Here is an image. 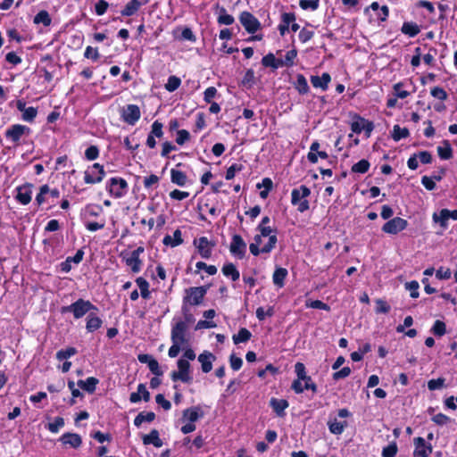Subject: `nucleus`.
Returning <instances> with one entry per match:
<instances>
[{
    "instance_id": "f257e3e1",
    "label": "nucleus",
    "mask_w": 457,
    "mask_h": 457,
    "mask_svg": "<svg viewBox=\"0 0 457 457\" xmlns=\"http://www.w3.org/2000/svg\"><path fill=\"white\" fill-rule=\"evenodd\" d=\"M92 311H97L96 306H95L90 301L84 300L82 298L77 300L73 303L62 307V313L71 312L75 319H80L85 316L87 313L92 312Z\"/></svg>"
},
{
    "instance_id": "f03ea898",
    "label": "nucleus",
    "mask_w": 457,
    "mask_h": 457,
    "mask_svg": "<svg viewBox=\"0 0 457 457\" xmlns=\"http://www.w3.org/2000/svg\"><path fill=\"white\" fill-rule=\"evenodd\" d=\"M310 194L311 190L303 185L298 188L293 189L291 193V203L293 205H297V210L300 212H303L309 209V202L306 198Z\"/></svg>"
},
{
    "instance_id": "7ed1b4c3",
    "label": "nucleus",
    "mask_w": 457,
    "mask_h": 457,
    "mask_svg": "<svg viewBox=\"0 0 457 457\" xmlns=\"http://www.w3.org/2000/svg\"><path fill=\"white\" fill-rule=\"evenodd\" d=\"M208 290L207 287H193L185 290L183 305H199L202 303Z\"/></svg>"
},
{
    "instance_id": "20e7f679",
    "label": "nucleus",
    "mask_w": 457,
    "mask_h": 457,
    "mask_svg": "<svg viewBox=\"0 0 457 457\" xmlns=\"http://www.w3.org/2000/svg\"><path fill=\"white\" fill-rule=\"evenodd\" d=\"M178 370L173 371L170 374L171 379L173 381L180 380L184 383H189L192 380V377L190 375V363L187 360L180 358L178 362Z\"/></svg>"
},
{
    "instance_id": "39448f33",
    "label": "nucleus",
    "mask_w": 457,
    "mask_h": 457,
    "mask_svg": "<svg viewBox=\"0 0 457 457\" xmlns=\"http://www.w3.org/2000/svg\"><path fill=\"white\" fill-rule=\"evenodd\" d=\"M109 193L115 198H120L127 193L128 183L121 178H112L107 185Z\"/></svg>"
},
{
    "instance_id": "423d86ee",
    "label": "nucleus",
    "mask_w": 457,
    "mask_h": 457,
    "mask_svg": "<svg viewBox=\"0 0 457 457\" xmlns=\"http://www.w3.org/2000/svg\"><path fill=\"white\" fill-rule=\"evenodd\" d=\"M187 324L185 321L177 322L171 328L170 339L174 344H179L184 345L187 344L188 339L187 338Z\"/></svg>"
},
{
    "instance_id": "0eeeda50",
    "label": "nucleus",
    "mask_w": 457,
    "mask_h": 457,
    "mask_svg": "<svg viewBox=\"0 0 457 457\" xmlns=\"http://www.w3.org/2000/svg\"><path fill=\"white\" fill-rule=\"evenodd\" d=\"M105 172L99 163H94L89 170L85 171L84 181L87 184H96L103 180Z\"/></svg>"
},
{
    "instance_id": "6e6552de",
    "label": "nucleus",
    "mask_w": 457,
    "mask_h": 457,
    "mask_svg": "<svg viewBox=\"0 0 457 457\" xmlns=\"http://www.w3.org/2000/svg\"><path fill=\"white\" fill-rule=\"evenodd\" d=\"M408 222L406 220L395 217L386 221L383 227L382 231L386 234H397L407 228Z\"/></svg>"
},
{
    "instance_id": "1a4fd4ad",
    "label": "nucleus",
    "mask_w": 457,
    "mask_h": 457,
    "mask_svg": "<svg viewBox=\"0 0 457 457\" xmlns=\"http://www.w3.org/2000/svg\"><path fill=\"white\" fill-rule=\"evenodd\" d=\"M29 133L30 129L29 127L21 124H14L6 129L5 137L13 143H18L23 135H29Z\"/></svg>"
},
{
    "instance_id": "9d476101",
    "label": "nucleus",
    "mask_w": 457,
    "mask_h": 457,
    "mask_svg": "<svg viewBox=\"0 0 457 457\" xmlns=\"http://www.w3.org/2000/svg\"><path fill=\"white\" fill-rule=\"evenodd\" d=\"M140 109L136 104H128L122 109L121 112L122 120L129 125H135L136 122L140 119Z\"/></svg>"
},
{
    "instance_id": "9b49d317",
    "label": "nucleus",
    "mask_w": 457,
    "mask_h": 457,
    "mask_svg": "<svg viewBox=\"0 0 457 457\" xmlns=\"http://www.w3.org/2000/svg\"><path fill=\"white\" fill-rule=\"evenodd\" d=\"M239 21L245 30L249 33H254L260 28L259 21L249 12H241Z\"/></svg>"
},
{
    "instance_id": "f8f14e48",
    "label": "nucleus",
    "mask_w": 457,
    "mask_h": 457,
    "mask_svg": "<svg viewBox=\"0 0 457 457\" xmlns=\"http://www.w3.org/2000/svg\"><path fill=\"white\" fill-rule=\"evenodd\" d=\"M449 220H457V210L442 209L438 213L433 214V220L439 223L443 228H447Z\"/></svg>"
},
{
    "instance_id": "ddd939ff",
    "label": "nucleus",
    "mask_w": 457,
    "mask_h": 457,
    "mask_svg": "<svg viewBox=\"0 0 457 457\" xmlns=\"http://www.w3.org/2000/svg\"><path fill=\"white\" fill-rule=\"evenodd\" d=\"M194 244L202 258L209 259L212 256L214 244L210 242L207 237H201L197 240H195Z\"/></svg>"
},
{
    "instance_id": "4468645a",
    "label": "nucleus",
    "mask_w": 457,
    "mask_h": 457,
    "mask_svg": "<svg viewBox=\"0 0 457 457\" xmlns=\"http://www.w3.org/2000/svg\"><path fill=\"white\" fill-rule=\"evenodd\" d=\"M246 250V244L239 235H234L232 237V241L229 246L230 253L237 256L239 259H242L245 256Z\"/></svg>"
},
{
    "instance_id": "2eb2a0df",
    "label": "nucleus",
    "mask_w": 457,
    "mask_h": 457,
    "mask_svg": "<svg viewBox=\"0 0 457 457\" xmlns=\"http://www.w3.org/2000/svg\"><path fill=\"white\" fill-rule=\"evenodd\" d=\"M414 457H428L432 453V445H427L426 441L422 437H415L414 440Z\"/></svg>"
},
{
    "instance_id": "dca6fc26",
    "label": "nucleus",
    "mask_w": 457,
    "mask_h": 457,
    "mask_svg": "<svg viewBox=\"0 0 457 457\" xmlns=\"http://www.w3.org/2000/svg\"><path fill=\"white\" fill-rule=\"evenodd\" d=\"M32 184L27 183L17 187L16 199L21 204H28L32 198Z\"/></svg>"
},
{
    "instance_id": "f3484780",
    "label": "nucleus",
    "mask_w": 457,
    "mask_h": 457,
    "mask_svg": "<svg viewBox=\"0 0 457 457\" xmlns=\"http://www.w3.org/2000/svg\"><path fill=\"white\" fill-rule=\"evenodd\" d=\"M277 241V236H270L268 243L262 248H260L257 244H250L249 250L254 256L259 255L261 253H269L275 247Z\"/></svg>"
},
{
    "instance_id": "a211bd4d",
    "label": "nucleus",
    "mask_w": 457,
    "mask_h": 457,
    "mask_svg": "<svg viewBox=\"0 0 457 457\" xmlns=\"http://www.w3.org/2000/svg\"><path fill=\"white\" fill-rule=\"evenodd\" d=\"M215 359V355L208 351H204L198 355L197 360L201 363V368L204 373H208L212 370V362Z\"/></svg>"
},
{
    "instance_id": "6ab92c4d",
    "label": "nucleus",
    "mask_w": 457,
    "mask_h": 457,
    "mask_svg": "<svg viewBox=\"0 0 457 457\" xmlns=\"http://www.w3.org/2000/svg\"><path fill=\"white\" fill-rule=\"evenodd\" d=\"M320 143L318 141H314L312 143L310 146V152L307 155V159L312 163H316L318 162V157L321 159H327L328 157V154L324 151H319Z\"/></svg>"
},
{
    "instance_id": "aec40b11",
    "label": "nucleus",
    "mask_w": 457,
    "mask_h": 457,
    "mask_svg": "<svg viewBox=\"0 0 457 457\" xmlns=\"http://www.w3.org/2000/svg\"><path fill=\"white\" fill-rule=\"evenodd\" d=\"M60 441L72 448H79L82 444L81 436L75 433H65L60 437Z\"/></svg>"
},
{
    "instance_id": "412c9836",
    "label": "nucleus",
    "mask_w": 457,
    "mask_h": 457,
    "mask_svg": "<svg viewBox=\"0 0 457 457\" xmlns=\"http://www.w3.org/2000/svg\"><path fill=\"white\" fill-rule=\"evenodd\" d=\"M141 399L145 402H148L150 400V394L145 384H139L137 386V392H133L129 395V401L133 403H138Z\"/></svg>"
},
{
    "instance_id": "4be33fe9",
    "label": "nucleus",
    "mask_w": 457,
    "mask_h": 457,
    "mask_svg": "<svg viewBox=\"0 0 457 457\" xmlns=\"http://www.w3.org/2000/svg\"><path fill=\"white\" fill-rule=\"evenodd\" d=\"M270 405L278 417H284L285 410L288 407V402L285 399L271 398Z\"/></svg>"
},
{
    "instance_id": "5701e85b",
    "label": "nucleus",
    "mask_w": 457,
    "mask_h": 457,
    "mask_svg": "<svg viewBox=\"0 0 457 457\" xmlns=\"http://www.w3.org/2000/svg\"><path fill=\"white\" fill-rule=\"evenodd\" d=\"M331 80V77L328 73L325 72L321 77L319 76H312L311 83L314 87H320L322 90H326L328 87V83Z\"/></svg>"
},
{
    "instance_id": "b1692460",
    "label": "nucleus",
    "mask_w": 457,
    "mask_h": 457,
    "mask_svg": "<svg viewBox=\"0 0 457 457\" xmlns=\"http://www.w3.org/2000/svg\"><path fill=\"white\" fill-rule=\"evenodd\" d=\"M347 425L346 421H338L337 418H330L328 421V429L334 435H341Z\"/></svg>"
},
{
    "instance_id": "393cba45",
    "label": "nucleus",
    "mask_w": 457,
    "mask_h": 457,
    "mask_svg": "<svg viewBox=\"0 0 457 457\" xmlns=\"http://www.w3.org/2000/svg\"><path fill=\"white\" fill-rule=\"evenodd\" d=\"M204 416V412L200 411L198 406L191 407L183 411V419L188 422H195Z\"/></svg>"
},
{
    "instance_id": "a878e982",
    "label": "nucleus",
    "mask_w": 457,
    "mask_h": 457,
    "mask_svg": "<svg viewBox=\"0 0 457 457\" xmlns=\"http://www.w3.org/2000/svg\"><path fill=\"white\" fill-rule=\"evenodd\" d=\"M103 324L102 320L95 313L90 312L87 317L86 328L87 332H94L101 328Z\"/></svg>"
},
{
    "instance_id": "bb28decb",
    "label": "nucleus",
    "mask_w": 457,
    "mask_h": 457,
    "mask_svg": "<svg viewBox=\"0 0 457 457\" xmlns=\"http://www.w3.org/2000/svg\"><path fill=\"white\" fill-rule=\"evenodd\" d=\"M182 242L183 240L181 237V231L179 229H176L173 233V236L166 235L162 239L163 245L171 247L179 245L182 244Z\"/></svg>"
},
{
    "instance_id": "cd10ccee",
    "label": "nucleus",
    "mask_w": 457,
    "mask_h": 457,
    "mask_svg": "<svg viewBox=\"0 0 457 457\" xmlns=\"http://www.w3.org/2000/svg\"><path fill=\"white\" fill-rule=\"evenodd\" d=\"M144 445H154L155 447H161L162 441L159 437V432L156 429H153L148 435L143 436Z\"/></svg>"
},
{
    "instance_id": "c85d7f7f",
    "label": "nucleus",
    "mask_w": 457,
    "mask_h": 457,
    "mask_svg": "<svg viewBox=\"0 0 457 457\" xmlns=\"http://www.w3.org/2000/svg\"><path fill=\"white\" fill-rule=\"evenodd\" d=\"M98 384V379L94 377H89L86 380H79L78 385L83 390L88 393H94L96 391V385Z\"/></svg>"
},
{
    "instance_id": "c756f323",
    "label": "nucleus",
    "mask_w": 457,
    "mask_h": 457,
    "mask_svg": "<svg viewBox=\"0 0 457 457\" xmlns=\"http://www.w3.org/2000/svg\"><path fill=\"white\" fill-rule=\"evenodd\" d=\"M401 31L411 37L417 36L420 32L418 24L414 22H403Z\"/></svg>"
},
{
    "instance_id": "7c9ffc66",
    "label": "nucleus",
    "mask_w": 457,
    "mask_h": 457,
    "mask_svg": "<svg viewBox=\"0 0 457 457\" xmlns=\"http://www.w3.org/2000/svg\"><path fill=\"white\" fill-rule=\"evenodd\" d=\"M287 276V269L277 268L272 276L274 285H276L278 287H282L284 286V280Z\"/></svg>"
},
{
    "instance_id": "2f4dec72",
    "label": "nucleus",
    "mask_w": 457,
    "mask_h": 457,
    "mask_svg": "<svg viewBox=\"0 0 457 457\" xmlns=\"http://www.w3.org/2000/svg\"><path fill=\"white\" fill-rule=\"evenodd\" d=\"M170 179L172 183L180 187L187 183V175L183 171L175 169L170 170Z\"/></svg>"
},
{
    "instance_id": "473e14b6",
    "label": "nucleus",
    "mask_w": 457,
    "mask_h": 457,
    "mask_svg": "<svg viewBox=\"0 0 457 457\" xmlns=\"http://www.w3.org/2000/svg\"><path fill=\"white\" fill-rule=\"evenodd\" d=\"M437 154L443 160H449L452 157L453 150L447 140L443 142V145L437 146Z\"/></svg>"
},
{
    "instance_id": "72a5a7b5",
    "label": "nucleus",
    "mask_w": 457,
    "mask_h": 457,
    "mask_svg": "<svg viewBox=\"0 0 457 457\" xmlns=\"http://www.w3.org/2000/svg\"><path fill=\"white\" fill-rule=\"evenodd\" d=\"M222 273L226 277H230L233 281L239 279L240 274L233 263H227L222 267Z\"/></svg>"
},
{
    "instance_id": "f704fd0d",
    "label": "nucleus",
    "mask_w": 457,
    "mask_h": 457,
    "mask_svg": "<svg viewBox=\"0 0 457 457\" xmlns=\"http://www.w3.org/2000/svg\"><path fill=\"white\" fill-rule=\"evenodd\" d=\"M141 4L138 0H130L121 11L122 16L133 15L140 7Z\"/></svg>"
},
{
    "instance_id": "c9c22d12",
    "label": "nucleus",
    "mask_w": 457,
    "mask_h": 457,
    "mask_svg": "<svg viewBox=\"0 0 457 457\" xmlns=\"http://www.w3.org/2000/svg\"><path fill=\"white\" fill-rule=\"evenodd\" d=\"M262 63L265 67H271L273 69H278V67H282V62H279V59H276L274 54L271 53L266 54L262 58Z\"/></svg>"
},
{
    "instance_id": "e433bc0d",
    "label": "nucleus",
    "mask_w": 457,
    "mask_h": 457,
    "mask_svg": "<svg viewBox=\"0 0 457 457\" xmlns=\"http://www.w3.org/2000/svg\"><path fill=\"white\" fill-rule=\"evenodd\" d=\"M252 337L251 332L245 328H241L237 335L233 336L234 344L237 345L240 343L247 342Z\"/></svg>"
},
{
    "instance_id": "4c0bfd02",
    "label": "nucleus",
    "mask_w": 457,
    "mask_h": 457,
    "mask_svg": "<svg viewBox=\"0 0 457 457\" xmlns=\"http://www.w3.org/2000/svg\"><path fill=\"white\" fill-rule=\"evenodd\" d=\"M295 88L301 95H305L309 91V86L305 77L302 74L296 76Z\"/></svg>"
},
{
    "instance_id": "58836bf2",
    "label": "nucleus",
    "mask_w": 457,
    "mask_h": 457,
    "mask_svg": "<svg viewBox=\"0 0 457 457\" xmlns=\"http://www.w3.org/2000/svg\"><path fill=\"white\" fill-rule=\"evenodd\" d=\"M155 419V414L152 411L140 412L134 420V424L137 427L141 426L143 422H152Z\"/></svg>"
},
{
    "instance_id": "ea45409f",
    "label": "nucleus",
    "mask_w": 457,
    "mask_h": 457,
    "mask_svg": "<svg viewBox=\"0 0 457 457\" xmlns=\"http://www.w3.org/2000/svg\"><path fill=\"white\" fill-rule=\"evenodd\" d=\"M34 23L40 24L42 23L44 26H49L51 24V17L48 12L42 10L34 17Z\"/></svg>"
},
{
    "instance_id": "a19ab883",
    "label": "nucleus",
    "mask_w": 457,
    "mask_h": 457,
    "mask_svg": "<svg viewBox=\"0 0 457 457\" xmlns=\"http://www.w3.org/2000/svg\"><path fill=\"white\" fill-rule=\"evenodd\" d=\"M217 21L221 25H231L235 21V19L232 15L227 12L224 7H221Z\"/></svg>"
},
{
    "instance_id": "79ce46f5",
    "label": "nucleus",
    "mask_w": 457,
    "mask_h": 457,
    "mask_svg": "<svg viewBox=\"0 0 457 457\" xmlns=\"http://www.w3.org/2000/svg\"><path fill=\"white\" fill-rule=\"evenodd\" d=\"M255 83V76L254 71L252 69H249L245 71L241 84L246 88H251Z\"/></svg>"
},
{
    "instance_id": "37998d69",
    "label": "nucleus",
    "mask_w": 457,
    "mask_h": 457,
    "mask_svg": "<svg viewBox=\"0 0 457 457\" xmlns=\"http://www.w3.org/2000/svg\"><path fill=\"white\" fill-rule=\"evenodd\" d=\"M136 283L138 286L141 293V296L145 299H148L150 296L149 283L144 278H137Z\"/></svg>"
},
{
    "instance_id": "c03bdc74",
    "label": "nucleus",
    "mask_w": 457,
    "mask_h": 457,
    "mask_svg": "<svg viewBox=\"0 0 457 457\" xmlns=\"http://www.w3.org/2000/svg\"><path fill=\"white\" fill-rule=\"evenodd\" d=\"M409 136V130L406 128H401L399 125H395L393 128L392 137L395 141H399Z\"/></svg>"
},
{
    "instance_id": "a18cd8bd",
    "label": "nucleus",
    "mask_w": 457,
    "mask_h": 457,
    "mask_svg": "<svg viewBox=\"0 0 457 457\" xmlns=\"http://www.w3.org/2000/svg\"><path fill=\"white\" fill-rule=\"evenodd\" d=\"M370 166V162L367 160L362 159L352 166V171L354 173L363 174L369 170Z\"/></svg>"
},
{
    "instance_id": "49530a36",
    "label": "nucleus",
    "mask_w": 457,
    "mask_h": 457,
    "mask_svg": "<svg viewBox=\"0 0 457 457\" xmlns=\"http://www.w3.org/2000/svg\"><path fill=\"white\" fill-rule=\"evenodd\" d=\"M181 84L179 78L176 76H170L167 83L165 84V89L169 92H173L179 88Z\"/></svg>"
},
{
    "instance_id": "de8ad7c7",
    "label": "nucleus",
    "mask_w": 457,
    "mask_h": 457,
    "mask_svg": "<svg viewBox=\"0 0 457 457\" xmlns=\"http://www.w3.org/2000/svg\"><path fill=\"white\" fill-rule=\"evenodd\" d=\"M77 353V350L74 347H68L62 349L56 353V358L59 361L66 360Z\"/></svg>"
},
{
    "instance_id": "09e8293b",
    "label": "nucleus",
    "mask_w": 457,
    "mask_h": 457,
    "mask_svg": "<svg viewBox=\"0 0 457 457\" xmlns=\"http://www.w3.org/2000/svg\"><path fill=\"white\" fill-rule=\"evenodd\" d=\"M420 285L416 280L405 283V289L410 292V295L412 298H418Z\"/></svg>"
},
{
    "instance_id": "8fccbe9b",
    "label": "nucleus",
    "mask_w": 457,
    "mask_h": 457,
    "mask_svg": "<svg viewBox=\"0 0 457 457\" xmlns=\"http://www.w3.org/2000/svg\"><path fill=\"white\" fill-rule=\"evenodd\" d=\"M126 262L131 267L133 272L137 273L140 270L141 261L136 254H131L130 257L127 259Z\"/></svg>"
},
{
    "instance_id": "3c124183",
    "label": "nucleus",
    "mask_w": 457,
    "mask_h": 457,
    "mask_svg": "<svg viewBox=\"0 0 457 457\" xmlns=\"http://www.w3.org/2000/svg\"><path fill=\"white\" fill-rule=\"evenodd\" d=\"M299 5L303 10L315 11L319 8L320 0H300Z\"/></svg>"
},
{
    "instance_id": "603ef678",
    "label": "nucleus",
    "mask_w": 457,
    "mask_h": 457,
    "mask_svg": "<svg viewBox=\"0 0 457 457\" xmlns=\"http://www.w3.org/2000/svg\"><path fill=\"white\" fill-rule=\"evenodd\" d=\"M431 331L436 336H438V337L444 336L446 332V327H445V322H443L441 320H436L431 328Z\"/></svg>"
},
{
    "instance_id": "864d4df0",
    "label": "nucleus",
    "mask_w": 457,
    "mask_h": 457,
    "mask_svg": "<svg viewBox=\"0 0 457 457\" xmlns=\"http://www.w3.org/2000/svg\"><path fill=\"white\" fill-rule=\"evenodd\" d=\"M297 55L296 50L293 49L287 52L284 60H279V62H282V66L290 67L294 64V60Z\"/></svg>"
},
{
    "instance_id": "5fc2aeb1",
    "label": "nucleus",
    "mask_w": 457,
    "mask_h": 457,
    "mask_svg": "<svg viewBox=\"0 0 457 457\" xmlns=\"http://www.w3.org/2000/svg\"><path fill=\"white\" fill-rule=\"evenodd\" d=\"M64 426V420L62 417H56L54 420L47 425V428L52 433H57Z\"/></svg>"
},
{
    "instance_id": "6e6d98bb",
    "label": "nucleus",
    "mask_w": 457,
    "mask_h": 457,
    "mask_svg": "<svg viewBox=\"0 0 457 457\" xmlns=\"http://www.w3.org/2000/svg\"><path fill=\"white\" fill-rule=\"evenodd\" d=\"M365 121V119L357 116L356 119L351 124L352 131L357 134L361 133L363 130Z\"/></svg>"
},
{
    "instance_id": "4d7b16f0",
    "label": "nucleus",
    "mask_w": 457,
    "mask_h": 457,
    "mask_svg": "<svg viewBox=\"0 0 457 457\" xmlns=\"http://www.w3.org/2000/svg\"><path fill=\"white\" fill-rule=\"evenodd\" d=\"M445 379L444 378H438L436 379H430L428 382V388L430 391L441 389L445 386Z\"/></svg>"
},
{
    "instance_id": "13d9d810",
    "label": "nucleus",
    "mask_w": 457,
    "mask_h": 457,
    "mask_svg": "<svg viewBox=\"0 0 457 457\" xmlns=\"http://www.w3.org/2000/svg\"><path fill=\"white\" fill-rule=\"evenodd\" d=\"M37 114V110L32 106L28 107L22 112V120L28 122H32Z\"/></svg>"
},
{
    "instance_id": "bf43d9fd",
    "label": "nucleus",
    "mask_w": 457,
    "mask_h": 457,
    "mask_svg": "<svg viewBox=\"0 0 457 457\" xmlns=\"http://www.w3.org/2000/svg\"><path fill=\"white\" fill-rule=\"evenodd\" d=\"M397 453V445L395 443H392L383 448L382 457H395Z\"/></svg>"
},
{
    "instance_id": "052dcab7",
    "label": "nucleus",
    "mask_w": 457,
    "mask_h": 457,
    "mask_svg": "<svg viewBox=\"0 0 457 457\" xmlns=\"http://www.w3.org/2000/svg\"><path fill=\"white\" fill-rule=\"evenodd\" d=\"M295 371L298 377V379L306 380L309 376L306 375L305 366L302 362H296L295 365Z\"/></svg>"
},
{
    "instance_id": "680f3d73",
    "label": "nucleus",
    "mask_w": 457,
    "mask_h": 457,
    "mask_svg": "<svg viewBox=\"0 0 457 457\" xmlns=\"http://www.w3.org/2000/svg\"><path fill=\"white\" fill-rule=\"evenodd\" d=\"M421 184L427 190L432 191L436 188V180L432 177L423 176L421 178Z\"/></svg>"
},
{
    "instance_id": "e2e57ef3",
    "label": "nucleus",
    "mask_w": 457,
    "mask_h": 457,
    "mask_svg": "<svg viewBox=\"0 0 457 457\" xmlns=\"http://www.w3.org/2000/svg\"><path fill=\"white\" fill-rule=\"evenodd\" d=\"M431 96L439 100H445L447 98V93L440 87H435L431 89Z\"/></svg>"
},
{
    "instance_id": "0e129e2a",
    "label": "nucleus",
    "mask_w": 457,
    "mask_h": 457,
    "mask_svg": "<svg viewBox=\"0 0 457 457\" xmlns=\"http://www.w3.org/2000/svg\"><path fill=\"white\" fill-rule=\"evenodd\" d=\"M99 155V150L96 145H91L87 148L85 152V156L87 160L93 161L96 160Z\"/></svg>"
},
{
    "instance_id": "69168bd1",
    "label": "nucleus",
    "mask_w": 457,
    "mask_h": 457,
    "mask_svg": "<svg viewBox=\"0 0 457 457\" xmlns=\"http://www.w3.org/2000/svg\"><path fill=\"white\" fill-rule=\"evenodd\" d=\"M242 170V165L241 164H237V163H234L232 164L228 170H227V172H226V179L228 180H230L232 179L235 175H236V172L237 171H240Z\"/></svg>"
},
{
    "instance_id": "338daca9",
    "label": "nucleus",
    "mask_w": 457,
    "mask_h": 457,
    "mask_svg": "<svg viewBox=\"0 0 457 457\" xmlns=\"http://www.w3.org/2000/svg\"><path fill=\"white\" fill-rule=\"evenodd\" d=\"M150 135H153V137H161L163 135L162 124L158 120H155L152 125Z\"/></svg>"
},
{
    "instance_id": "774afa93",
    "label": "nucleus",
    "mask_w": 457,
    "mask_h": 457,
    "mask_svg": "<svg viewBox=\"0 0 457 457\" xmlns=\"http://www.w3.org/2000/svg\"><path fill=\"white\" fill-rule=\"evenodd\" d=\"M189 137H190V134H189V132L187 130L180 129L177 133L176 142H177V144L181 145L186 141H187L189 139Z\"/></svg>"
}]
</instances>
